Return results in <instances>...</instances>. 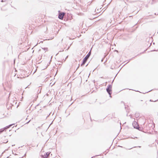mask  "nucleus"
I'll return each mask as SVG.
<instances>
[{"instance_id":"f257e3e1","label":"nucleus","mask_w":158,"mask_h":158,"mask_svg":"<svg viewBox=\"0 0 158 158\" xmlns=\"http://www.w3.org/2000/svg\"><path fill=\"white\" fill-rule=\"evenodd\" d=\"M112 85H108L107 88L106 89V91L109 94L110 97H111V94L112 93Z\"/></svg>"},{"instance_id":"f03ea898","label":"nucleus","mask_w":158,"mask_h":158,"mask_svg":"<svg viewBox=\"0 0 158 158\" xmlns=\"http://www.w3.org/2000/svg\"><path fill=\"white\" fill-rule=\"evenodd\" d=\"M90 54H91V51H90L89 52L88 54L83 59V61L82 64H81V65H83L85 64V63L87 61V59H88V58L89 57V56L90 55Z\"/></svg>"},{"instance_id":"7ed1b4c3","label":"nucleus","mask_w":158,"mask_h":158,"mask_svg":"<svg viewBox=\"0 0 158 158\" xmlns=\"http://www.w3.org/2000/svg\"><path fill=\"white\" fill-rule=\"evenodd\" d=\"M14 124L10 125L8 126H6V127H4V128L1 129L0 130V133L2 132H3L4 131V130L8 129V128H9L10 127H11L12 125H13Z\"/></svg>"},{"instance_id":"20e7f679","label":"nucleus","mask_w":158,"mask_h":158,"mask_svg":"<svg viewBox=\"0 0 158 158\" xmlns=\"http://www.w3.org/2000/svg\"><path fill=\"white\" fill-rule=\"evenodd\" d=\"M132 125L134 128L139 129V125L136 122H134L133 123Z\"/></svg>"},{"instance_id":"39448f33","label":"nucleus","mask_w":158,"mask_h":158,"mask_svg":"<svg viewBox=\"0 0 158 158\" xmlns=\"http://www.w3.org/2000/svg\"><path fill=\"white\" fill-rule=\"evenodd\" d=\"M65 15L64 13H60L59 15L58 18L60 19H62Z\"/></svg>"},{"instance_id":"423d86ee","label":"nucleus","mask_w":158,"mask_h":158,"mask_svg":"<svg viewBox=\"0 0 158 158\" xmlns=\"http://www.w3.org/2000/svg\"><path fill=\"white\" fill-rule=\"evenodd\" d=\"M48 157L46 156L45 154H44V155H43L42 156L41 158H47Z\"/></svg>"},{"instance_id":"0eeeda50","label":"nucleus","mask_w":158,"mask_h":158,"mask_svg":"<svg viewBox=\"0 0 158 158\" xmlns=\"http://www.w3.org/2000/svg\"><path fill=\"white\" fill-rule=\"evenodd\" d=\"M50 154V153H48V152H47V153L46 154H45L46 155V156L47 157H48L49 155Z\"/></svg>"},{"instance_id":"6e6552de","label":"nucleus","mask_w":158,"mask_h":158,"mask_svg":"<svg viewBox=\"0 0 158 158\" xmlns=\"http://www.w3.org/2000/svg\"><path fill=\"white\" fill-rule=\"evenodd\" d=\"M68 56H67L66 57V58L65 60H64V61L66 59L68 58Z\"/></svg>"},{"instance_id":"1a4fd4ad","label":"nucleus","mask_w":158,"mask_h":158,"mask_svg":"<svg viewBox=\"0 0 158 158\" xmlns=\"http://www.w3.org/2000/svg\"><path fill=\"white\" fill-rule=\"evenodd\" d=\"M47 49V48H44V50H45V49Z\"/></svg>"},{"instance_id":"9d476101","label":"nucleus","mask_w":158,"mask_h":158,"mask_svg":"<svg viewBox=\"0 0 158 158\" xmlns=\"http://www.w3.org/2000/svg\"><path fill=\"white\" fill-rule=\"evenodd\" d=\"M114 9H113V11H112V12H113V11H114Z\"/></svg>"},{"instance_id":"9b49d317","label":"nucleus","mask_w":158,"mask_h":158,"mask_svg":"<svg viewBox=\"0 0 158 158\" xmlns=\"http://www.w3.org/2000/svg\"><path fill=\"white\" fill-rule=\"evenodd\" d=\"M1 2H3V0H2Z\"/></svg>"},{"instance_id":"f8f14e48","label":"nucleus","mask_w":158,"mask_h":158,"mask_svg":"<svg viewBox=\"0 0 158 158\" xmlns=\"http://www.w3.org/2000/svg\"><path fill=\"white\" fill-rule=\"evenodd\" d=\"M139 148H140V147H140V146H139Z\"/></svg>"}]
</instances>
